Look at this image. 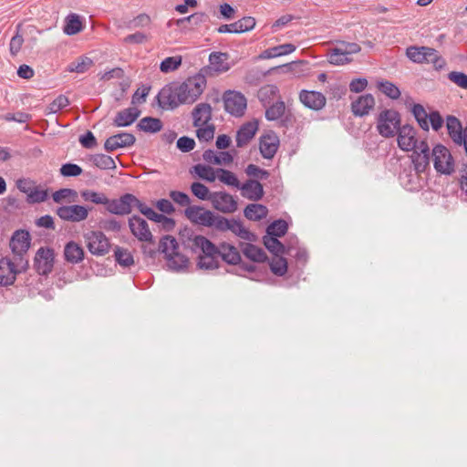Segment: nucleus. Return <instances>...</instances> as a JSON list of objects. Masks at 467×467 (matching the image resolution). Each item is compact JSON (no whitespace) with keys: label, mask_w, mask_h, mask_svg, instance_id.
Instances as JSON below:
<instances>
[{"label":"nucleus","mask_w":467,"mask_h":467,"mask_svg":"<svg viewBox=\"0 0 467 467\" xmlns=\"http://www.w3.org/2000/svg\"><path fill=\"white\" fill-rule=\"evenodd\" d=\"M188 246L198 254L197 265L200 269L213 270L218 267L217 246L206 237L193 235L189 238Z\"/></svg>","instance_id":"obj_1"},{"label":"nucleus","mask_w":467,"mask_h":467,"mask_svg":"<svg viewBox=\"0 0 467 467\" xmlns=\"http://www.w3.org/2000/svg\"><path fill=\"white\" fill-rule=\"evenodd\" d=\"M206 87V78L200 72L188 78L177 87L179 101L183 104H192L202 94Z\"/></svg>","instance_id":"obj_2"},{"label":"nucleus","mask_w":467,"mask_h":467,"mask_svg":"<svg viewBox=\"0 0 467 467\" xmlns=\"http://www.w3.org/2000/svg\"><path fill=\"white\" fill-rule=\"evenodd\" d=\"M407 57L414 63L432 64L436 69H441L446 62L437 50L428 47H409L406 50Z\"/></svg>","instance_id":"obj_3"},{"label":"nucleus","mask_w":467,"mask_h":467,"mask_svg":"<svg viewBox=\"0 0 467 467\" xmlns=\"http://www.w3.org/2000/svg\"><path fill=\"white\" fill-rule=\"evenodd\" d=\"M219 232H231L235 236L247 242L256 241V235L244 227L242 221L238 219H227L220 215L215 228Z\"/></svg>","instance_id":"obj_4"},{"label":"nucleus","mask_w":467,"mask_h":467,"mask_svg":"<svg viewBox=\"0 0 467 467\" xmlns=\"http://www.w3.org/2000/svg\"><path fill=\"white\" fill-rule=\"evenodd\" d=\"M400 114L393 109H385L378 117L377 129L379 133L385 137H393L400 128Z\"/></svg>","instance_id":"obj_5"},{"label":"nucleus","mask_w":467,"mask_h":467,"mask_svg":"<svg viewBox=\"0 0 467 467\" xmlns=\"http://www.w3.org/2000/svg\"><path fill=\"white\" fill-rule=\"evenodd\" d=\"M185 216L195 224L216 228L220 215L202 206L191 205L185 209Z\"/></svg>","instance_id":"obj_6"},{"label":"nucleus","mask_w":467,"mask_h":467,"mask_svg":"<svg viewBox=\"0 0 467 467\" xmlns=\"http://www.w3.org/2000/svg\"><path fill=\"white\" fill-rule=\"evenodd\" d=\"M434 169L441 174H451L454 171V161L450 150L441 144H437L431 150Z\"/></svg>","instance_id":"obj_7"},{"label":"nucleus","mask_w":467,"mask_h":467,"mask_svg":"<svg viewBox=\"0 0 467 467\" xmlns=\"http://www.w3.org/2000/svg\"><path fill=\"white\" fill-rule=\"evenodd\" d=\"M137 197L131 193H126L119 199H108L106 210L116 215H126L131 213L132 207L135 206Z\"/></svg>","instance_id":"obj_8"},{"label":"nucleus","mask_w":467,"mask_h":467,"mask_svg":"<svg viewBox=\"0 0 467 467\" xmlns=\"http://www.w3.org/2000/svg\"><path fill=\"white\" fill-rule=\"evenodd\" d=\"M225 110L233 116H243L247 106L245 97L237 91H226L223 95Z\"/></svg>","instance_id":"obj_9"},{"label":"nucleus","mask_w":467,"mask_h":467,"mask_svg":"<svg viewBox=\"0 0 467 467\" xmlns=\"http://www.w3.org/2000/svg\"><path fill=\"white\" fill-rule=\"evenodd\" d=\"M87 247L95 255H104L109 250V242L99 231H92L85 234Z\"/></svg>","instance_id":"obj_10"},{"label":"nucleus","mask_w":467,"mask_h":467,"mask_svg":"<svg viewBox=\"0 0 467 467\" xmlns=\"http://www.w3.org/2000/svg\"><path fill=\"white\" fill-rule=\"evenodd\" d=\"M210 202L213 207L223 213H233L237 210V201L225 192L211 193Z\"/></svg>","instance_id":"obj_11"},{"label":"nucleus","mask_w":467,"mask_h":467,"mask_svg":"<svg viewBox=\"0 0 467 467\" xmlns=\"http://www.w3.org/2000/svg\"><path fill=\"white\" fill-rule=\"evenodd\" d=\"M229 69L228 55L223 52H213L209 56V66L202 67L199 72L206 78L213 72L223 73Z\"/></svg>","instance_id":"obj_12"},{"label":"nucleus","mask_w":467,"mask_h":467,"mask_svg":"<svg viewBox=\"0 0 467 467\" xmlns=\"http://www.w3.org/2000/svg\"><path fill=\"white\" fill-rule=\"evenodd\" d=\"M34 266L39 275H48L54 266V251L47 247H40L34 258Z\"/></svg>","instance_id":"obj_13"},{"label":"nucleus","mask_w":467,"mask_h":467,"mask_svg":"<svg viewBox=\"0 0 467 467\" xmlns=\"http://www.w3.org/2000/svg\"><path fill=\"white\" fill-rule=\"evenodd\" d=\"M411 161L417 173L424 172L430 165L431 153L425 140H420L417 149L412 150Z\"/></svg>","instance_id":"obj_14"},{"label":"nucleus","mask_w":467,"mask_h":467,"mask_svg":"<svg viewBox=\"0 0 467 467\" xmlns=\"http://www.w3.org/2000/svg\"><path fill=\"white\" fill-rule=\"evenodd\" d=\"M57 214L64 221L78 223L88 218V209L78 204L65 205L57 209Z\"/></svg>","instance_id":"obj_15"},{"label":"nucleus","mask_w":467,"mask_h":467,"mask_svg":"<svg viewBox=\"0 0 467 467\" xmlns=\"http://www.w3.org/2000/svg\"><path fill=\"white\" fill-rule=\"evenodd\" d=\"M446 127L451 140L458 145H463L467 154V126L462 129V123L454 116H448Z\"/></svg>","instance_id":"obj_16"},{"label":"nucleus","mask_w":467,"mask_h":467,"mask_svg":"<svg viewBox=\"0 0 467 467\" xmlns=\"http://www.w3.org/2000/svg\"><path fill=\"white\" fill-rule=\"evenodd\" d=\"M420 141L416 138V130L412 126L404 125L398 130V145L404 151L418 148Z\"/></svg>","instance_id":"obj_17"},{"label":"nucleus","mask_w":467,"mask_h":467,"mask_svg":"<svg viewBox=\"0 0 467 467\" xmlns=\"http://www.w3.org/2000/svg\"><path fill=\"white\" fill-rule=\"evenodd\" d=\"M129 226L132 234L140 242H152V234L148 223L140 216L133 215L129 220Z\"/></svg>","instance_id":"obj_18"},{"label":"nucleus","mask_w":467,"mask_h":467,"mask_svg":"<svg viewBox=\"0 0 467 467\" xmlns=\"http://www.w3.org/2000/svg\"><path fill=\"white\" fill-rule=\"evenodd\" d=\"M299 100L301 103L313 110H320L326 106V97L318 91L301 90L299 93Z\"/></svg>","instance_id":"obj_19"},{"label":"nucleus","mask_w":467,"mask_h":467,"mask_svg":"<svg viewBox=\"0 0 467 467\" xmlns=\"http://www.w3.org/2000/svg\"><path fill=\"white\" fill-rule=\"evenodd\" d=\"M135 141L136 139L134 135L128 132H121L109 137L104 143V148L107 151H113L119 148L132 146Z\"/></svg>","instance_id":"obj_20"},{"label":"nucleus","mask_w":467,"mask_h":467,"mask_svg":"<svg viewBox=\"0 0 467 467\" xmlns=\"http://www.w3.org/2000/svg\"><path fill=\"white\" fill-rule=\"evenodd\" d=\"M31 237L27 231L17 230L10 240L13 254H26L30 247Z\"/></svg>","instance_id":"obj_21"},{"label":"nucleus","mask_w":467,"mask_h":467,"mask_svg":"<svg viewBox=\"0 0 467 467\" xmlns=\"http://www.w3.org/2000/svg\"><path fill=\"white\" fill-rule=\"evenodd\" d=\"M279 147V138L274 133L264 135L260 139V152L265 159H272Z\"/></svg>","instance_id":"obj_22"},{"label":"nucleus","mask_w":467,"mask_h":467,"mask_svg":"<svg viewBox=\"0 0 467 467\" xmlns=\"http://www.w3.org/2000/svg\"><path fill=\"white\" fill-rule=\"evenodd\" d=\"M238 189L241 190V194L244 198L254 202L261 200L264 196L263 185L256 180H248L244 183L240 184Z\"/></svg>","instance_id":"obj_23"},{"label":"nucleus","mask_w":467,"mask_h":467,"mask_svg":"<svg viewBox=\"0 0 467 467\" xmlns=\"http://www.w3.org/2000/svg\"><path fill=\"white\" fill-rule=\"evenodd\" d=\"M192 118L193 127L210 124L212 120L211 105L204 102L197 104L192 111Z\"/></svg>","instance_id":"obj_24"},{"label":"nucleus","mask_w":467,"mask_h":467,"mask_svg":"<svg viewBox=\"0 0 467 467\" xmlns=\"http://www.w3.org/2000/svg\"><path fill=\"white\" fill-rule=\"evenodd\" d=\"M140 115V110L136 107H130L119 111L114 119L115 127H128L134 123Z\"/></svg>","instance_id":"obj_25"},{"label":"nucleus","mask_w":467,"mask_h":467,"mask_svg":"<svg viewBox=\"0 0 467 467\" xmlns=\"http://www.w3.org/2000/svg\"><path fill=\"white\" fill-rule=\"evenodd\" d=\"M375 105L374 97L371 94H366L358 97V99L352 102L351 109L355 116L363 117L368 115L369 110Z\"/></svg>","instance_id":"obj_26"},{"label":"nucleus","mask_w":467,"mask_h":467,"mask_svg":"<svg viewBox=\"0 0 467 467\" xmlns=\"http://www.w3.org/2000/svg\"><path fill=\"white\" fill-rule=\"evenodd\" d=\"M258 130L256 121L244 124L236 133V145L239 148L245 146L255 135Z\"/></svg>","instance_id":"obj_27"},{"label":"nucleus","mask_w":467,"mask_h":467,"mask_svg":"<svg viewBox=\"0 0 467 467\" xmlns=\"http://www.w3.org/2000/svg\"><path fill=\"white\" fill-rule=\"evenodd\" d=\"M157 98L159 105L162 109H173L177 108L179 105L182 104L181 101H179V97L177 95V88L174 90L164 88L160 91Z\"/></svg>","instance_id":"obj_28"},{"label":"nucleus","mask_w":467,"mask_h":467,"mask_svg":"<svg viewBox=\"0 0 467 467\" xmlns=\"http://www.w3.org/2000/svg\"><path fill=\"white\" fill-rule=\"evenodd\" d=\"M218 256L230 265H237L241 262V255L238 249L229 244L223 243L217 247Z\"/></svg>","instance_id":"obj_29"},{"label":"nucleus","mask_w":467,"mask_h":467,"mask_svg":"<svg viewBox=\"0 0 467 467\" xmlns=\"http://www.w3.org/2000/svg\"><path fill=\"white\" fill-rule=\"evenodd\" d=\"M11 259L5 257L0 260V285L7 286L15 283L16 272L12 268Z\"/></svg>","instance_id":"obj_30"},{"label":"nucleus","mask_w":467,"mask_h":467,"mask_svg":"<svg viewBox=\"0 0 467 467\" xmlns=\"http://www.w3.org/2000/svg\"><path fill=\"white\" fill-rule=\"evenodd\" d=\"M248 243H242L240 244L243 254L249 260L255 263H263L267 259L265 252L256 245Z\"/></svg>","instance_id":"obj_31"},{"label":"nucleus","mask_w":467,"mask_h":467,"mask_svg":"<svg viewBox=\"0 0 467 467\" xmlns=\"http://www.w3.org/2000/svg\"><path fill=\"white\" fill-rule=\"evenodd\" d=\"M65 259L71 264H78L84 258L83 248L75 242H69L64 249Z\"/></svg>","instance_id":"obj_32"},{"label":"nucleus","mask_w":467,"mask_h":467,"mask_svg":"<svg viewBox=\"0 0 467 467\" xmlns=\"http://www.w3.org/2000/svg\"><path fill=\"white\" fill-rule=\"evenodd\" d=\"M244 216L250 221H260L268 214L266 206L259 203L248 204L244 210Z\"/></svg>","instance_id":"obj_33"},{"label":"nucleus","mask_w":467,"mask_h":467,"mask_svg":"<svg viewBox=\"0 0 467 467\" xmlns=\"http://www.w3.org/2000/svg\"><path fill=\"white\" fill-rule=\"evenodd\" d=\"M80 196L84 202H91L97 205H104L108 202L109 197L102 192L85 189L80 192Z\"/></svg>","instance_id":"obj_34"},{"label":"nucleus","mask_w":467,"mask_h":467,"mask_svg":"<svg viewBox=\"0 0 467 467\" xmlns=\"http://www.w3.org/2000/svg\"><path fill=\"white\" fill-rule=\"evenodd\" d=\"M178 242L171 235L163 236L159 244V251L164 254L165 258L178 252Z\"/></svg>","instance_id":"obj_35"},{"label":"nucleus","mask_w":467,"mask_h":467,"mask_svg":"<svg viewBox=\"0 0 467 467\" xmlns=\"http://www.w3.org/2000/svg\"><path fill=\"white\" fill-rule=\"evenodd\" d=\"M137 127L144 132L156 133L162 129V123L160 119L145 117L140 120Z\"/></svg>","instance_id":"obj_36"},{"label":"nucleus","mask_w":467,"mask_h":467,"mask_svg":"<svg viewBox=\"0 0 467 467\" xmlns=\"http://www.w3.org/2000/svg\"><path fill=\"white\" fill-rule=\"evenodd\" d=\"M276 236L266 234L264 236L263 241L265 246L275 255H279L286 253L285 245L283 244Z\"/></svg>","instance_id":"obj_37"},{"label":"nucleus","mask_w":467,"mask_h":467,"mask_svg":"<svg viewBox=\"0 0 467 467\" xmlns=\"http://www.w3.org/2000/svg\"><path fill=\"white\" fill-rule=\"evenodd\" d=\"M167 266L169 269L179 272L184 270L188 266V258L177 252L174 254L166 257Z\"/></svg>","instance_id":"obj_38"},{"label":"nucleus","mask_w":467,"mask_h":467,"mask_svg":"<svg viewBox=\"0 0 467 467\" xmlns=\"http://www.w3.org/2000/svg\"><path fill=\"white\" fill-rule=\"evenodd\" d=\"M82 30V24L79 16L77 14H70L66 18V25L64 26V32L72 36L78 34Z\"/></svg>","instance_id":"obj_39"},{"label":"nucleus","mask_w":467,"mask_h":467,"mask_svg":"<svg viewBox=\"0 0 467 467\" xmlns=\"http://www.w3.org/2000/svg\"><path fill=\"white\" fill-rule=\"evenodd\" d=\"M285 111V102L278 100L273 105L269 106L265 110V118L267 120H278Z\"/></svg>","instance_id":"obj_40"},{"label":"nucleus","mask_w":467,"mask_h":467,"mask_svg":"<svg viewBox=\"0 0 467 467\" xmlns=\"http://www.w3.org/2000/svg\"><path fill=\"white\" fill-rule=\"evenodd\" d=\"M92 65L93 61L91 58L88 57H80L67 66V70L69 72L84 73L88 71Z\"/></svg>","instance_id":"obj_41"},{"label":"nucleus","mask_w":467,"mask_h":467,"mask_svg":"<svg viewBox=\"0 0 467 467\" xmlns=\"http://www.w3.org/2000/svg\"><path fill=\"white\" fill-rule=\"evenodd\" d=\"M194 172L202 180L210 182L217 179V169H213L208 165L197 164L193 166Z\"/></svg>","instance_id":"obj_42"},{"label":"nucleus","mask_w":467,"mask_h":467,"mask_svg":"<svg viewBox=\"0 0 467 467\" xmlns=\"http://www.w3.org/2000/svg\"><path fill=\"white\" fill-rule=\"evenodd\" d=\"M411 112L420 127L424 130H429V114L427 113L424 107L420 104H414L411 109Z\"/></svg>","instance_id":"obj_43"},{"label":"nucleus","mask_w":467,"mask_h":467,"mask_svg":"<svg viewBox=\"0 0 467 467\" xmlns=\"http://www.w3.org/2000/svg\"><path fill=\"white\" fill-rule=\"evenodd\" d=\"M195 128L196 137L200 142H208L213 139L215 134V126L213 123L204 124L203 126Z\"/></svg>","instance_id":"obj_44"},{"label":"nucleus","mask_w":467,"mask_h":467,"mask_svg":"<svg viewBox=\"0 0 467 467\" xmlns=\"http://www.w3.org/2000/svg\"><path fill=\"white\" fill-rule=\"evenodd\" d=\"M278 88L275 85H265L262 87L258 92V98L265 106L275 99L278 95Z\"/></svg>","instance_id":"obj_45"},{"label":"nucleus","mask_w":467,"mask_h":467,"mask_svg":"<svg viewBox=\"0 0 467 467\" xmlns=\"http://www.w3.org/2000/svg\"><path fill=\"white\" fill-rule=\"evenodd\" d=\"M217 179L226 185L234 186L236 188L240 187V182L238 181L235 174L228 170L218 168Z\"/></svg>","instance_id":"obj_46"},{"label":"nucleus","mask_w":467,"mask_h":467,"mask_svg":"<svg viewBox=\"0 0 467 467\" xmlns=\"http://www.w3.org/2000/svg\"><path fill=\"white\" fill-rule=\"evenodd\" d=\"M271 271L278 276H283L287 271V262L283 256L275 255L269 263Z\"/></svg>","instance_id":"obj_47"},{"label":"nucleus","mask_w":467,"mask_h":467,"mask_svg":"<svg viewBox=\"0 0 467 467\" xmlns=\"http://www.w3.org/2000/svg\"><path fill=\"white\" fill-rule=\"evenodd\" d=\"M92 163L100 169H115L116 164L114 160L105 154H95L90 158Z\"/></svg>","instance_id":"obj_48"},{"label":"nucleus","mask_w":467,"mask_h":467,"mask_svg":"<svg viewBox=\"0 0 467 467\" xmlns=\"http://www.w3.org/2000/svg\"><path fill=\"white\" fill-rule=\"evenodd\" d=\"M287 228V223L285 220L279 219L267 226L266 234L273 236L281 237L285 234Z\"/></svg>","instance_id":"obj_49"},{"label":"nucleus","mask_w":467,"mask_h":467,"mask_svg":"<svg viewBox=\"0 0 467 467\" xmlns=\"http://www.w3.org/2000/svg\"><path fill=\"white\" fill-rule=\"evenodd\" d=\"M378 88L383 94L392 99H397L400 96L399 88L389 81L378 82Z\"/></svg>","instance_id":"obj_50"},{"label":"nucleus","mask_w":467,"mask_h":467,"mask_svg":"<svg viewBox=\"0 0 467 467\" xmlns=\"http://www.w3.org/2000/svg\"><path fill=\"white\" fill-rule=\"evenodd\" d=\"M69 105V99L65 95L57 96L46 109L47 114H55Z\"/></svg>","instance_id":"obj_51"},{"label":"nucleus","mask_w":467,"mask_h":467,"mask_svg":"<svg viewBox=\"0 0 467 467\" xmlns=\"http://www.w3.org/2000/svg\"><path fill=\"white\" fill-rule=\"evenodd\" d=\"M114 255L116 261L122 266L129 267L134 264L133 256L128 250L116 247Z\"/></svg>","instance_id":"obj_52"},{"label":"nucleus","mask_w":467,"mask_h":467,"mask_svg":"<svg viewBox=\"0 0 467 467\" xmlns=\"http://www.w3.org/2000/svg\"><path fill=\"white\" fill-rule=\"evenodd\" d=\"M182 64V57H169L161 61L160 69L163 73H169L177 69Z\"/></svg>","instance_id":"obj_53"},{"label":"nucleus","mask_w":467,"mask_h":467,"mask_svg":"<svg viewBox=\"0 0 467 467\" xmlns=\"http://www.w3.org/2000/svg\"><path fill=\"white\" fill-rule=\"evenodd\" d=\"M26 254H14L13 259H11L12 268L16 272V275L26 271L28 268V260L25 257Z\"/></svg>","instance_id":"obj_54"},{"label":"nucleus","mask_w":467,"mask_h":467,"mask_svg":"<svg viewBox=\"0 0 467 467\" xmlns=\"http://www.w3.org/2000/svg\"><path fill=\"white\" fill-rule=\"evenodd\" d=\"M191 191L194 196H196L200 200H209L211 197V193L208 187L204 184L195 182L191 185Z\"/></svg>","instance_id":"obj_55"},{"label":"nucleus","mask_w":467,"mask_h":467,"mask_svg":"<svg viewBox=\"0 0 467 467\" xmlns=\"http://www.w3.org/2000/svg\"><path fill=\"white\" fill-rule=\"evenodd\" d=\"M135 207L145 215L149 220L157 222L159 219H163L161 213H156L152 208L148 207L146 204L141 202L138 198L135 203Z\"/></svg>","instance_id":"obj_56"},{"label":"nucleus","mask_w":467,"mask_h":467,"mask_svg":"<svg viewBox=\"0 0 467 467\" xmlns=\"http://www.w3.org/2000/svg\"><path fill=\"white\" fill-rule=\"evenodd\" d=\"M21 26H17L16 34L11 38L9 44V51L13 57H16L20 51L24 43L23 36L19 33Z\"/></svg>","instance_id":"obj_57"},{"label":"nucleus","mask_w":467,"mask_h":467,"mask_svg":"<svg viewBox=\"0 0 467 467\" xmlns=\"http://www.w3.org/2000/svg\"><path fill=\"white\" fill-rule=\"evenodd\" d=\"M47 196L48 193L47 190L39 187H34L27 196V201L31 203L42 202L47 200Z\"/></svg>","instance_id":"obj_58"},{"label":"nucleus","mask_w":467,"mask_h":467,"mask_svg":"<svg viewBox=\"0 0 467 467\" xmlns=\"http://www.w3.org/2000/svg\"><path fill=\"white\" fill-rule=\"evenodd\" d=\"M337 52H341V55L351 57L353 54L360 51V47L357 43H341L338 47H335Z\"/></svg>","instance_id":"obj_59"},{"label":"nucleus","mask_w":467,"mask_h":467,"mask_svg":"<svg viewBox=\"0 0 467 467\" xmlns=\"http://www.w3.org/2000/svg\"><path fill=\"white\" fill-rule=\"evenodd\" d=\"M60 173L65 177H77L82 173V169L77 164L66 163L61 166Z\"/></svg>","instance_id":"obj_60"},{"label":"nucleus","mask_w":467,"mask_h":467,"mask_svg":"<svg viewBox=\"0 0 467 467\" xmlns=\"http://www.w3.org/2000/svg\"><path fill=\"white\" fill-rule=\"evenodd\" d=\"M170 197L174 202H176L177 204H179L181 206H187V207L191 206L190 205L191 199H190L189 195L182 192L171 191L170 192Z\"/></svg>","instance_id":"obj_61"},{"label":"nucleus","mask_w":467,"mask_h":467,"mask_svg":"<svg viewBox=\"0 0 467 467\" xmlns=\"http://www.w3.org/2000/svg\"><path fill=\"white\" fill-rule=\"evenodd\" d=\"M177 148L182 152H189L195 147V140L190 137L182 136L177 140Z\"/></svg>","instance_id":"obj_62"},{"label":"nucleus","mask_w":467,"mask_h":467,"mask_svg":"<svg viewBox=\"0 0 467 467\" xmlns=\"http://www.w3.org/2000/svg\"><path fill=\"white\" fill-rule=\"evenodd\" d=\"M239 33H244L252 30L255 26V19L252 16H244L236 21Z\"/></svg>","instance_id":"obj_63"},{"label":"nucleus","mask_w":467,"mask_h":467,"mask_svg":"<svg viewBox=\"0 0 467 467\" xmlns=\"http://www.w3.org/2000/svg\"><path fill=\"white\" fill-rule=\"evenodd\" d=\"M449 79L462 88H467V75L462 72L452 71L448 75Z\"/></svg>","instance_id":"obj_64"}]
</instances>
